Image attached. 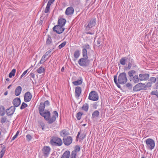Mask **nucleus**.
<instances>
[{
    "mask_svg": "<svg viewBox=\"0 0 158 158\" xmlns=\"http://www.w3.org/2000/svg\"><path fill=\"white\" fill-rule=\"evenodd\" d=\"M66 44V41H64L58 46L59 48V49H61Z\"/></svg>",
    "mask_w": 158,
    "mask_h": 158,
    "instance_id": "nucleus-40",
    "label": "nucleus"
},
{
    "mask_svg": "<svg viewBox=\"0 0 158 158\" xmlns=\"http://www.w3.org/2000/svg\"><path fill=\"white\" fill-rule=\"evenodd\" d=\"M156 95L158 98V92H157L156 93V95Z\"/></svg>",
    "mask_w": 158,
    "mask_h": 158,
    "instance_id": "nucleus-63",
    "label": "nucleus"
},
{
    "mask_svg": "<svg viewBox=\"0 0 158 158\" xmlns=\"http://www.w3.org/2000/svg\"><path fill=\"white\" fill-rule=\"evenodd\" d=\"M18 136L17 134H16L12 138L11 141H13L15 139L17 138V136Z\"/></svg>",
    "mask_w": 158,
    "mask_h": 158,
    "instance_id": "nucleus-54",
    "label": "nucleus"
},
{
    "mask_svg": "<svg viewBox=\"0 0 158 158\" xmlns=\"http://www.w3.org/2000/svg\"><path fill=\"white\" fill-rule=\"evenodd\" d=\"M152 83H151L149 81V82H148L147 84H146V86L148 87H150L151 86H152ZM145 86H146V85H145Z\"/></svg>",
    "mask_w": 158,
    "mask_h": 158,
    "instance_id": "nucleus-51",
    "label": "nucleus"
},
{
    "mask_svg": "<svg viewBox=\"0 0 158 158\" xmlns=\"http://www.w3.org/2000/svg\"><path fill=\"white\" fill-rule=\"evenodd\" d=\"M26 138H27V140H28V141H30L31 140V139L32 138L31 136L30 135L28 134L26 136Z\"/></svg>",
    "mask_w": 158,
    "mask_h": 158,
    "instance_id": "nucleus-49",
    "label": "nucleus"
},
{
    "mask_svg": "<svg viewBox=\"0 0 158 158\" xmlns=\"http://www.w3.org/2000/svg\"><path fill=\"white\" fill-rule=\"evenodd\" d=\"M27 104L26 103L23 102L22 103L20 108L22 110L25 108V107H27Z\"/></svg>",
    "mask_w": 158,
    "mask_h": 158,
    "instance_id": "nucleus-41",
    "label": "nucleus"
},
{
    "mask_svg": "<svg viewBox=\"0 0 158 158\" xmlns=\"http://www.w3.org/2000/svg\"><path fill=\"white\" fill-rule=\"evenodd\" d=\"M88 58L84 57L80 59L78 61V64L81 66L86 67L88 66L89 64L90 60Z\"/></svg>",
    "mask_w": 158,
    "mask_h": 158,
    "instance_id": "nucleus-5",
    "label": "nucleus"
},
{
    "mask_svg": "<svg viewBox=\"0 0 158 158\" xmlns=\"http://www.w3.org/2000/svg\"><path fill=\"white\" fill-rule=\"evenodd\" d=\"M64 143L66 146L70 145L72 143L73 139L71 136H68L66 138H64L63 139Z\"/></svg>",
    "mask_w": 158,
    "mask_h": 158,
    "instance_id": "nucleus-10",
    "label": "nucleus"
},
{
    "mask_svg": "<svg viewBox=\"0 0 158 158\" xmlns=\"http://www.w3.org/2000/svg\"><path fill=\"white\" fill-rule=\"evenodd\" d=\"M37 71L39 73H44L45 71V69L44 68L41 66L37 70Z\"/></svg>",
    "mask_w": 158,
    "mask_h": 158,
    "instance_id": "nucleus-32",
    "label": "nucleus"
},
{
    "mask_svg": "<svg viewBox=\"0 0 158 158\" xmlns=\"http://www.w3.org/2000/svg\"><path fill=\"white\" fill-rule=\"evenodd\" d=\"M52 42V40L51 37L48 35L46 41V44L47 45L50 44Z\"/></svg>",
    "mask_w": 158,
    "mask_h": 158,
    "instance_id": "nucleus-29",
    "label": "nucleus"
},
{
    "mask_svg": "<svg viewBox=\"0 0 158 158\" xmlns=\"http://www.w3.org/2000/svg\"><path fill=\"white\" fill-rule=\"evenodd\" d=\"M156 88L157 89H158V82H157L156 84Z\"/></svg>",
    "mask_w": 158,
    "mask_h": 158,
    "instance_id": "nucleus-60",
    "label": "nucleus"
},
{
    "mask_svg": "<svg viewBox=\"0 0 158 158\" xmlns=\"http://www.w3.org/2000/svg\"><path fill=\"white\" fill-rule=\"evenodd\" d=\"M82 82V79H81L76 81H73V83L75 85H77L81 84Z\"/></svg>",
    "mask_w": 158,
    "mask_h": 158,
    "instance_id": "nucleus-25",
    "label": "nucleus"
},
{
    "mask_svg": "<svg viewBox=\"0 0 158 158\" xmlns=\"http://www.w3.org/2000/svg\"><path fill=\"white\" fill-rule=\"evenodd\" d=\"M64 67H63L61 69V71L63 72L64 71Z\"/></svg>",
    "mask_w": 158,
    "mask_h": 158,
    "instance_id": "nucleus-58",
    "label": "nucleus"
},
{
    "mask_svg": "<svg viewBox=\"0 0 158 158\" xmlns=\"http://www.w3.org/2000/svg\"><path fill=\"white\" fill-rule=\"evenodd\" d=\"M83 47L84 48L89 49H90V46L88 44H86L84 45L83 46Z\"/></svg>",
    "mask_w": 158,
    "mask_h": 158,
    "instance_id": "nucleus-48",
    "label": "nucleus"
},
{
    "mask_svg": "<svg viewBox=\"0 0 158 158\" xmlns=\"http://www.w3.org/2000/svg\"><path fill=\"white\" fill-rule=\"evenodd\" d=\"M114 81L115 83L116 84L118 87H119L120 85L118 84H119L117 80V77L116 76H114Z\"/></svg>",
    "mask_w": 158,
    "mask_h": 158,
    "instance_id": "nucleus-37",
    "label": "nucleus"
},
{
    "mask_svg": "<svg viewBox=\"0 0 158 158\" xmlns=\"http://www.w3.org/2000/svg\"><path fill=\"white\" fill-rule=\"evenodd\" d=\"M70 152L69 151H66L63 154L61 158H69Z\"/></svg>",
    "mask_w": 158,
    "mask_h": 158,
    "instance_id": "nucleus-23",
    "label": "nucleus"
},
{
    "mask_svg": "<svg viewBox=\"0 0 158 158\" xmlns=\"http://www.w3.org/2000/svg\"><path fill=\"white\" fill-rule=\"evenodd\" d=\"M45 107L43 102L40 103L39 107V113L44 118L45 120L48 121V123L51 124L55 121L56 117H58V113L56 111H53V116L51 118H50V113L48 110H46L44 111Z\"/></svg>",
    "mask_w": 158,
    "mask_h": 158,
    "instance_id": "nucleus-1",
    "label": "nucleus"
},
{
    "mask_svg": "<svg viewBox=\"0 0 158 158\" xmlns=\"http://www.w3.org/2000/svg\"><path fill=\"white\" fill-rule=\"evenodd\" d=\"M64 28L63 27L58 25L55 26L53 28V31L59 34L62 33L64 31Z\"/></svg>",
    "mask_w": 158,
    "mask_h": 158,
    "instance_id": "nucleus-7",
    "label": "nucleus"
},
{
    "mask_svg": "<svg viewBox=\"0 0 158 158\" xmlns=\"http://www.w3.org/2000/svg\"><path fill=\"white\" fill-rule=\"evenodd\" d=\"M51 52V50H49L46 52L45 55L46 56H48Z\"/></svg>",
    "mask_w": 158,
    "mask_h": 158,
    "instance_id": "nucleus-56",
    "label": "nucleus"
},
{
    "mask_svg": "<svg viewBox=\"0 0 158 158\" xmlns=\"http://www.w3.org/2000/svg\"><path fill=\"white\" fill-rule=\"evenodd\" d=\"M60 134L61 136L64 137L66 136L69 135V133L68 131H66L65 130H63L60 132Z\"/></svg>",
    "mask_w": 158,
    "mask_h": 158,
    "instance_id": "nucleus-22",
    "label": "nucleus"
},
{
    "mask_svg": "<svg viewBox=\"0 0 158 158\" xmlns=\"http://www.w3.org/2000/svg\"><path fill=\"white\" fill-rule=\"evenodd\" d=\"M127 74L125 72L121 73L118 76L117 81L119 84H124L127 82Z\"/></svg>",
    "mask_w": 158,
    "mask_h": 158,
    "instance_id": "nucleus-2",
    "label": "nucleus"
},
{
    "mask_svg": "<svg viewBox=\"0 0 158 158\" xmlns=\"http://www.w3.org/2000/svg\"><path fill=\"white\" fill-rule=\"evenodd\" d=\"M15 109V107L14 106H11L10 108L7 109L6 110L7 115L8 116L12 115L14 113Z\"/></svg>",
    "mask_w": 158,
    "mask_h": 158,
    "instance_id": "nucleus-13",
    "label": "nucleus"
},
{
    "mask_svg": "<svg viewBox=\"0 0 158 158\" xmlns=\"http://www.w3.org/2000/svg\"><path fill=\"white\" fill-rule=\"evenodd\" d=\"M66 20L64 19H60L58 21V25L63 27L65 24Z\"/></svg>",
    "mask_w": 158,
    "mask_h": 158,
    "instance_id": "nucleus-18",
    "label": "nucleus"
},
{
    "mask_svg": "<svg viewBox=\"0 0 158 158\" xmlns=\"http://www.w3.org/2000/svg\"><path fill=\"white\" fill-rule=\"evenodd\" d=\"M101 39H98L97 41V46H100L101 44H102V41L101 40Z\"/></svg>",
    "mask_w": 158,
    "mask_h": 158,
    "instance_id": "nucleus-43",
    "label": "nucleus"
},
{
    "mask_svg": "<svg viewBox=\"0 0 158 158\" xmlns=\"http://www.w3.org/2000/svg\"><path fill=\"white\" fill-rule=\"evenodd\" d=\"M126 86L128 88V89H130L132 88V85L130 83H127L126 85Z\"/></svg>",
    "mask_w": 158,
    "mask_h": 158,
    "instance_id": "nucleus-47",
    "label": "nucleus"
},
{
    "mask_svg": "<svg viewBox=\"0 0 158 158\" xmlns=\"http://www.w3.org/2000/svg\"><path fill=\"white\" fill-rule=\"evenodd\" d=\"M43 104L45 106H47L50 105V103L48 100H47L43 103Z\"/></svg>",
    "mask_w": 158,
    "mask_h": 158,
    "instance_id": "nucleus-46",
    "label": "nucleus"
},
{
    "mask_svg": "<svg viewBox=\"0 0 158 158\" xmlns=\"http://www.w3.org/2000/svg\"><path fill=\"white\" fill-rule=\"evenodd\" d=\"M22 89L20 86H18L15 90V95L18 96L19 95L22 91Z\"/></svg>",
    "mask_w": 158,
    "mask_h": 158,
    "instance_id": "nucleus-19",
    "label": "nucleus"
},
{
    "mask_svg": "<svg viewBox=\"0 0 158 158\" xmlns=\"http://www.w3.org/2000/svg\"><path fill=\"white\" fill-rule=\"evenodd\" d=\"M50 143L52 145L60 146L62 144L61 139L57 137H53L50 140Z\"/></svg>",
    "mask_w": 158,
    "mask_h": 158,
    "instance_id": "nucleus-3",
    "label": "nucleus"
},
{
    "mask_svg": "<svg viewBox=\"0 0 158 158\" xmlns=\"http://www.w3.org/2000/svg\"><path fill=\"white\" fill-rule=\"evenodd\" d=\"M80 132H78V134L77 136V138H78L79 135H80Z\"/></svg>",
    "mask_w": 158,
    "mask_h": 158,
    "instance_id": "nucleus-59",
    "label": "nucleus"
},
{
    "mask_svg": "<svg viewBox=\"0 0 158 158\" xmlns=\"http://www.w3.org/2000/svg\"><path fill=\"white\" fill-rule=\"evenodd\" d=\"M6 118L5 117H2L1 119V123H5L6 120Z\"/></svg>",
    "mask_w": 158,
    "mask_h": 158,
    "instance_id": "nucleus-45",
    "label": "nucleus"
},
{
    "mask_svg": "<svg viewBox=\"0 0 158 158\" xmlns=\"http://www.w3.org/2000/svg\"><path fill=\"white\" fill-rule=\"evenodd\" d=\"M82 114V113L80 112H79L77 114L76 117L78 120L81 119Z\"/></svg>",
    "mask_w": 158,
    "mask_h": 158,
    "instance_id": "nucleus-38",
    "label": "nucleus"
},
{
    "mask_svg": "<svg viewBox=\"0 0 158 158\" xmlns=\"http://www.w3.org/2000/svg\"><path fill=\"white\" fill-rule=\"evenodd\" d=\"M80 150V148L79 146L77 145L75 148V150L72 152H75V153L77 154V152H79Z\"/></svg>",
    "mask_w": 158,
    "mask_h": 158,
    "instance_id": "nucleus-36",
    "label": "nucleus"
},
{
    "mask_svg": "<svg viewBox=\"0 0 158 158\" xmlns=\"http://www.w3.org/2000/svg\"><path fill=\"white\" fill-rule=\"evenodd\" d=\"M126 60L125 58H123L120 60V62L121 64L124 65L125 64Z\"/></svg>",
    "mask_w": 158,
    "mask_h": 158,
    "instance_id": "nucleus-35",
    "label": "nucleus"
},
{
    "mask_svg": "<svg viewBox=\"0 0 158 158\" xmlns=\"http://www.w3.org/2000/svg\"><path fill=\"white\" fill-rule=\"evenodd\" d=\"M157 93L156 91H152L151 93V94L155 95Z\"/></svg>",
    "mask_w": 158,
    "mask_h": 158,
    "instance_id": "nucleus-55",
    "label": "nucleus"
},
{
    "mask_svg": "<svg viewBox=\"0 0 158 158\" xmlns=\"http://www.w3.org/2000/svg\"><path fill=\"white\" fill-rule=\"evenodd\" d=\"M81 92V88L79 86H77L75 88V96L76 97H79Z\"/></svg>",
    "mask_w": 158,
    "mask_h": 158,
    "instance_id": "nucleus-16",
    "label": "nucleus"
},
{
    "mask_svg": "<svg viewBox=\"0 0 158 158\" xmlns=\"http://www.w3.org/2000/svg\"><path fill=\"white\" fill-rule=\"evenodd\" d=\"M82 110L85 111H87L89 109V105L87 103L84 104L81 107Z\"/></svg>",
    "mask_w": 158,
    "mask_h": 158,
    "instance_id": "nucleus-26",
    "label": "nucleus"
},
{
    "mask_svg": "<svg viewBox=\"0 0 158 158\" xmlns=\"http://www.w3.org/2000/svg\"><path fill=\"white\" fill-rule=\"evenodd\" d=\"M145 87V85L144 84L139 83L135 86L133 88L134 91H139L142 89L143 87Z\"/></svg>",
    "mask_w": 158,
    "mask_h": 158,
    "instance_id": "nucleus-8",
    "label": "nucleus"
},
{
    "mask_svg": "<svg viewBox=\"0 0 158 158\" xmlns=\"http://www.w3.org/2000/svg\"><path fill=\"white\" fill-rule=\"evenodd\" d=\"M96 20L95 19H91L86 28V29L87 31H89V28H92L93 26H94L96 24Z\"/></svg>",
    "mask_w": 158,
    "mask_h": 158,
    "instance_id": "nucleus-9",
    "label": "nucleus"
},
{
    "mask_svg": "<svg viewBox=\"0 0 158 158\" xmlns=\"http://www.w3.org/2000/svg\"><path fill=\"white\" fill-rule=\"evenodd\" d=\"M5 151H6L5 147L3 148L2 150L0 152V155H1L0 158H2V157L3 156L5 153Z\"/></svg>",
    "mask_w": 158,
    "mask_h": 158,
    "instance_id": "nucleus-34",
    "label": "nucleus"
},
{
    "mask_svg": "<svg viewBox=\"0 0 158 158\" xmlns=\"http://www.w3.org/2000/svg\"><path fill=\"white\" fill-rule=\"evenodd\" d=\"M131 63L129 62L128 63V66L127 67V69H130L131 68Z\"/></svg>",
    "mask_w": 158,
    "mask_h": 158,
    "instance_id": "nucleus-52",
    "label": "nucleus"
},
{
    "mask_svg": "<svg viewBox=\"0 0 158 158\" xmlns=\"http://www.w3.org/2000/svg\"><path fill=\"white\" fill-rule=\"evenodd\" d=\"M45 57L46 56L45 55L43 56L40 62V64H42L44 62Z\"/></svg>",
    "mask_w": 158,
    "mask_h": 158,
    "instance_id": "nucleus-42",
    "label": "nucleus"
},
{
    "mask_svg": "<svg viewBox=\"0 0 158 158\" xmlns=\"http://www.w3.org/2000/svg\"><path fill=\"white\" fill-rule=\"evenodd\" d=\"M7 94H8V93L7 92H5L4 94V95H6Z\"/></svg>",
    "mask_w": 158,
    "mask_h": 158,
    "instance_id": "nucleus-61",
    "label": "nucleus"
},
{
    "mask_svg": "<svg viewBox=\"0 0 158 158\" xmlns=\"http://www.w3.org/2000/svg\"><path fill=\"white\" fill-rule=\"evenodd\" d=\"M6 81H10V79L9 78H7L6 79Z\"/></svg>",
    "mask_w": 158,
    "mask_h": 158,
    "instance_id": "nucleus-62",
    "label": "nucleus"
},
{
    "mask_svg": "<svg viewBox=\"0 0 158 158\" xmlns=\"http://www.w3.org/2000/svg\"><path fill=\"white\" fill-rule=\"evenodd\" d=\"M28 70L25 71L21 75L20 78H22L27 73Z\"/></svg>",
    "mask_w": 158,
    "mask_h": 158,
    "instance_id": "nucleus-50",
    "label": "nucleus"
},
{
    "mask_svg": "<svg viewBox=\"0 0 158 158\" xmlns=\"http://www.w3.org/2000/svg\"><path fill=\"white\" fill-rule=\"evenodd\" d=\"M140 81L147 80L149 78V75L148 74H140L139 76Z\"/></svg>",
    "mask_w": 158,
    "mask_h": 158,
    "instance_id": "nucleus-14",
    "label": "nucleus"
},
{
    "mask_svg": "<svg viewBox=\"0 0 158 158\" xmlns=\"http://www.w3.org/2000/svg\"><path fill=\"white\" fill-rule=\"evenodd\" d=\"M82 55L83 57L88 58L87 54V51L85 48H83L82 50Z\"/></svg>",
    "mask_w": 158,
    "mask_h": 158,
    "instance_id": "nucleus-31",
    "label": "nucleus"
},
{
    "mask_svg": "<svg viewBox=\"0 0 158 158\" xmlns=\"http://www.w3.org/2000/svg\"><path fill=\"white\" fill-rule=\"evenodd\" d=\"M50 151V148L48 146H45L42 150L44 155L45 156H48L49 154Z\"/></svg>",
    "mask_w": 158,
    "mask_h": 158,
    "instance_id": "nucleus-12",
    "label": "nucleus"
},
{
    "mask_svg": "<svg viewBox=\"0 0 158 158\" xmlns=\"http://www.w3.org/2000/svg\"><path fill=\"white\" fill-rule=\"evenodd\" d=\"M5 113V109L3 106H0V114L1 116H3Z\"/></svg>",
    "mask_w": 158,
    "mask_h": 158,
    "instance_id": "nucleus-24",
    "label": "nucleus"
},
{
    "mask_svg": "<svg viewBox=\"0 0 158 158\" xmlns=\"http://www.w3.org/2000/svg\"><path fill=\"white\" fill-rule=\"evenodd\" d=\"M131 80L133 81V82L135 83H138L140 81V79H139V77L137 75H135L131 79Z\"/></svg>",
    "mask_w": 158,
    "mask_h": 158,
    "instance_id": "nucleus-20",
    "label": "nucleus"
},
{
    "mask_svg": "<svg viewBox=\"0 0 158 158\" xmlns=\"http://www.w3.org/2000/svg\"><path fill=\"white\" fill-rule=\"evenodd\" d=\"M76 155L77 154L75 153V152H72L70 158H76Z\"/></svg>",
    "mask_w": 158,
    "mask_h": 158,
    "instance_id": "nucleus-44",
    "label": "nucleus"
},
{
    "mask_svg": "<svg viewBox=\"0 0 158 158\" xmlns=\"http://www.w3.org/2000/svg\"><path fill=\"white\" fill-rule=\"evenodd\" d=\"M145 142L146 143V147L148 149L152 150L154 148L155 143L153 140L151 139H148Z\"/></svg>",
    "mask_w": 158,
    "mask_h": 158,
    "instance_id": "nucleus-4",
    "label": "nucleus"
},
{
    "mask_svg": "<svg viewBox=\"0 0 158 158\" xmlns=\"http://www.w3.org/2000/svg\"><path fill=\"white\" fill-rule=\"evenodd\" d=\"M86 34H91V35H93V34H94V32H87Z\"/></svg>",
    "mask_w": 158,
    "mask_h": 158,
    "instance_id": "nucleus-57",
    "label": "nucleus"
},
{
    "mask_svg": "<svg viewBox=\"0 0 158 158\" xmlns=\"http://www.w3.org/2000/svg\"><path fill=\"white\" fill-rule=\"evenodd\" d=\"M99 114V112L98 110H95L93 113L92 115V117L93 118L98 117V116Z\"/></svg>",
    "mask_w": 158,
    "mask_h": 158,
    "instance_id": "nucleus-28",
    "label": "nucleus"
},
{
    "mask_svg": "<svg viewBox=\"0 0 158 158\" xmlns=\"http://www.w3.org/2000/svg\"><path fill=\"white\" fill-rule=\"evenodd\" d=\"M11 85H10L8 87V89H9L10 88V87H11Z\"/></svg>",
    "mask_w": 158,
    "mask_h": 158,
    "instance_id": "nucleus-64",
    "label": "nucleus"
},
{
    "mask_svg": "<svg viewBox=\"0 0 158 158\" xmlns=\"http://www.w3.org/2000/svg\"><path fill=\"white\" fill-rule=\"evenodd\" d=\"M156 81H157V82H158V77H157V78H156L155 77H151L149 80V82L152 84L154 83Z\"/></svg>",
    "mask_w": 158,
    "mask_h": 158,
    "instance_id": "nucleus-27",
    "label": "nucleus"
},
{
    "mask_svg": "<svg viewBox=\"0 0 158 158\" xmlns=\"http://www.w3.org/2000/svg\"><path fill=\"white\" fill-rule=\"evenodd\" d=\"M55 0H49L48 2V3L51 5V4L53 3V2Z\"/></svg>",
    "mask_w": 158,
    "mask_h": 158,
    "instance_id": "nucleus-53",
    "label": "nucleus"
},
{
    "mask_svg": "<svg viewBox=\"0 0 158 158\" xmlns=\"http://www.w3.org/2000/svg\"><path fill=\"white\" fill-rule=\"evenodd\" d=\"M135 74L136 71L133 70H131L128 72V74L130 77V81H131V79L132 77L134 76V75H135Z\"/></svg>",
    "mask_w": 158,
    "mask_h": 158,
    "instance_id": "nucleus-21",
    "label": "nucleus"
},
{
    "mask_svg": "<svg viewBox=\"0 0 158 158\" xmlns=\"http://www.w3.org/2000/svg\"><path fill=\"white\" fill-rule=\"evenodd\" d=\"M16 72V70L15 69H13L11 71L9 75V77L10 78L12 77L13 76H14L15 75V73Z\"/></svg>",
    "mask_w": 158,
    "mask_h": 158,
    "instance_id": "nucleus-33",
    "label": "nucleus"
},
{
    "mask_svg": "<svg viewBox=\"0 0 158 158\" xmlns=\"http://www.w3.org/2000/svg\"><path fill=\"white\" fill-rule=\"evenodd\" d=\"M21 103L20 99L19 98H16L14 99L13 101V103L15 107H18L20 104Z\"/></svg>",
    "mask_w": 158,
    "mask_h": 158,
    "instance_id": "nucleus-17",
    "label": "nucleus"
},
{
    "mask_svg": "<svg viewBox=\"0 0 158 158\" xmlns=\"http://www.w3.org/2000/svg\"><path fill=\"white\" fill-rule=\"evenodd\" d=\"M74 11V10L73 8L72 7L70 6L66 9L65 13L67 15H71L73 14Z\"/></svg>",
    "mask_w": 158,
    "mask_h": 158,
    "instance_id": "nucleus-15",
    "label": "nucleus"
},
{
    "mask_svg": "<svg viewBox=\"0 0 158 158\" xmlns=\"http://www.w3.org/2000/svg\"><path fill=\"white\" fill-rule=\"evenodd\" d=\"M80 51L79 50H76L74 53V57L75 58L77 59L80 56Z\"/></svg>",
    "mask_w": 158,
    "mask_h": 158,
    "instance_id": "nucleus-30",
    "label": "nucleus"
},
{
    "mask_svg": "<svg viewBox=\"0 0 158 158\" xmlns=\"http://www.w3.org/2000/svg\"><path fill=\"white\" fill-rule=\"evenodd\" d=\"M50 5L48 3L47 4L46 7L44 11L45 13H47L49 11Z\"/></svg>",
    "mask_w": 158,
    "mask_h": 158,
    "instance_id": "nucleus-39",
    "label": "nucleus"
},
{
    "mask_svg": "<svg viewBox=\"0 0 158 158\" xmlns=\"http://www.w3.org/2000/svg\"><path fill=\"white\" fill-rule=\"evenodd\" d=\"M32 98V95L29 92H27L24 95V100L25 102H29Z\"/></svg>",
    "mask_w": 158,
    "mask_h": 158,
    "instance_id": "nucleus-11",
    "label": "nucleus"
},
{
    "mask_svg": "<svg viewBox=\"0 0 158 158\" xmlns=\"http://www.w3.org/2000/svg\"><path fill=\"white\" fill-rule=\"evenodd\" d=\"M88 99L94 101H96L98 99V95L97 93L95 91L90 92L88 97Z\"/></svg>",
    "mask_w": 158,
    "mask_h": 158,
    "instance_id": "nucleus-6",
    "label": "nucleus"
}]
</instances>
